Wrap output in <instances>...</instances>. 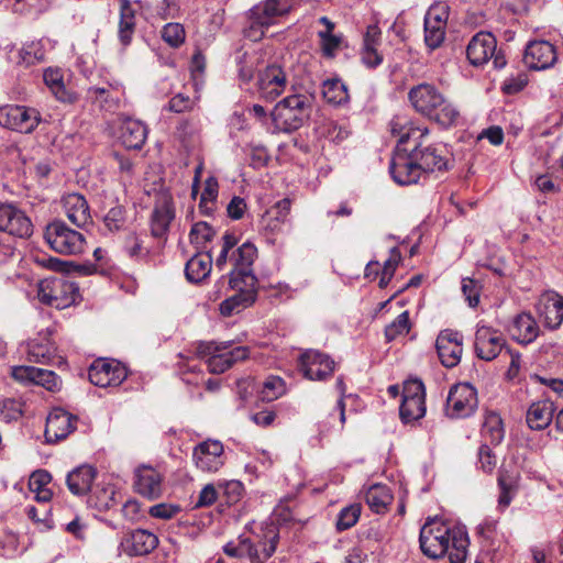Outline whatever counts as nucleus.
Wrapping results in <instances>:
<instances>
[{"label":"nucleus","mask_w":563,"mask_h":563,"mask_svg":"<svg viewBox=\"0 0 563 563\" xmlns=\"http://www.w3.org/2000/svg\"><path fill=\"white\" fill-rule=\"evenodd\" d=\"M420 549L430 559H440L448 554L451 563H463L470 544L466 531L450 528L437 520L427 521L420 530Z\"/></svg>","instance_id":"nucleus-1"},{"label":"nucleus","mask_w":563,"mask_h":563,"mask_svg":"<svg viewBox=\"0 0 563 563\" xmlns=\"http://www.w3.org/2000/svg\"><path fill=\"white\" fill-rule=\"evenodd\" d=\"M409 100L417 112L444 128L455 125L460 111L432 85L421 84L409 91Z\"/></svg>","instance_id":"nucleus-2"},{"label":"nucleus","mask_w":563,"mask_h":563,"mask_svg":"<svg viewBox=\"0 0 563 563\" xmlns=\"http://www.w3.org/2000/svg\"><path fill=\"white\" fill-rule=\"evenodd\" d=\"M247 346L201 341L195 345V355L198 358H207V365L211 373L221 374L232 367L236 362L249 357Z\"/></svg>","instance_id":"nucleus-3"},{"label":"nucleus","mask_w":563,"mask_h":563,"mask_svg":"<svg viewBox=\"0 0 563 563\" xmlns=\"http://www.w3.org/2000/svg\"><path fill=\"white\" fill-rule=\"evenodd\" d=\"M310 106V98L305 95H291L284 98L272 112L276 129L283 132L299 129L309 117Z\"/></svg>","instance_id":"nucleus-4"},{"label":"nucleus","mask_w":563,"mask_h":563,"mask_svg":"<svg viewBox=\"0 0 563 563\" xmlns=\"http://www.w3.org/2000/svg\"><path fill=\"white\" fill-rule=\"evenodd\" d=\"M78 297L77 284L65 276L44 278L37 285L38 300L56 309L70 307Z\"/></svg>","instance_id":"nucleus-5"},{"label":"nucleus","mask_w":563,"mask_h":563,"mask_svg":"<svg viewBox=\"0 0 563 563\" xmlns=\"http://www.w3.org/2000/svg\"><path fill=\"white\" fill-rule=\"evenodd\" d=\"M44 238L52 250L64 255H77L84 252L85 236L66 225L62 220L47 224Z\"/></svg>","instance_id":"nucleus-6"},{"label":"nucleus","mask_w":563,"mask_h":563,"mask_svg":"<svg viewBox=\"0 0 563 563\" xmlns=\"http://www.w3.org/2000/svg\"><path fill=\"white\" fill-rule=\"evenodd\" d=\"M466 56L474 67L483 66L489 59H493L496 69L507 65L506 57L501 51H497V40L490 32L476 33L466 47Z\"/></svg>","instance_id":"nucleus-7"},{"label":"nucleus","mask_w":563,"mask_h":563,"mask_svg":"<svg viewBox=\"0 0 563 563\" xmlns=\"http://www.w3.org/2000/svg\"><path fill=\"white\" fill-rule=\"evenodd\" d=\"M230 286L236 294L220 303V312L230 317L247 308L256 300L257 278L254 274H246L244 278L230 277Z\"/></svg>","instance_id":"nucleus-8"},{"label":"nucleus","mask_w":563,"mask_h":563,"mask_svg":"<svg viewBox=\"0 0 563 563\" xmlns=\"http://www.w3.org/2000/svg\"><path fill=\"white\" fill-rule=\"evenodd\" d=\"M389 170L393 179L404 186L417 184L426 176L412 150L409 147H396Z\"/></svg>","instance_id":"nucleus-9"},{"label":"nucleus","mask_w":563,"mask_h":563,"mask_svg":"<svg viewBox=\"0 0 563 563\" xmlns=\"http://www.w3.org/2000/svg\"><path fill=\"white\" fill-rule=\"evenodd\" d=\"M41 122L40 112L34 108L19 104L0 107V125L20 133H32Z\"/></svg>","instance_id":"nucleus-10"},{"label":"nucleus","mask_w":563,"mask_h":563,"mask_svg":"<svg viewBox=\"0 0 563 563\" xmlns=\"http://www.w3.org/2000/svg\"><path fill=\"white\" fill-rule=\"evenodd\" d=\"M399 413L405 423L419 420L426 415V389L420 379L405 382Z\"/></svg>","instance_id":"nucleus-11"},{"label":"nucleus","mask_w":563,"mask_h":563,"mask_svg":"<svg viewBox=\"0 0 563 563\" xmlns=\"http://www.w3.org/2000/svg\"><path fill=\"white\" fill-rule=\"evenodd\" d=\"M476 389L468 383L454 385L446 398V415L451 418H465L477 408Z\"/></svg>","instance_id":"nucleus-12"},{"label":"nucleus","mask_w":563,"mask_h":563,"mask_svg":"<svg viewBox=\"0 0 563 563\" xmlns=\"http://www.w3.org/2000/svg\"><path fill=\"white\" fill-rule=\"evenodd\" d=\"M33 228L25 211L13 203L0 205V231L20 239H27L33 234Z\"/></svg>","instance_id":"nucleus-13"},{"label":"nucleus","mask_w":563,"mask_h":563,"mask_svg":"<svg viewBox=\"0 0 563 563\" xmlns=\"http://www.w3.org/2000/svg\"><path fill=\"white\" fill-rule=\"evenodd\" d=\"M88 377L99 387L119 386L128 377V371L115 360L99 358L90 365Z\"/></svg>","instance_id":"nucleus-14"},{"label":"nucleus","mask_w":563,"mask_h":563,"mask_svg":"<svg viewBox=\"0 0 563 563\" xmlns=\"http://www.w3.org/2000/svg\"><path fill=\"white\" fill-rule=\"evenodd\" d=\"M279 542V530L274 523L262 527L260 533L250 538L251 553L245 552L250 563H265L276 551Z\"/></svg>","instance_id":"nucleus-15"},{"label":"nucleus","mask_w":563,"mask_h":563,"mask_svg":"<svg viewBox=\"0 0 563 563\" xmlns=\"http://www.w3.org/2000/svg\"><path fill=\"white\" fill-rule=\"evenodd\" d=\"M504 334L492 327L478 325L475 332L474 351L478 358L490 362L506 347Z\"/></svg>","instance_id":"nucleus-16"},{"label":"nucleus","mask_w":563,"mask_h":563,"mask_svg":"<svg viewBox=\"0 0 563 563\" xmlns=\"http://www.w3.org/2000/svg\"><path fill=\"white\" fill-rule=\"evenodd\" d=\"M299 367L303 376L310 380H323L334 371V361L318 350H307L299 357Z\"/></svg>","instance_id":"nucleus-17"},{"label":"nucleus","mask_w":563,"mask_h":563,"mask_svg":"<svg viewBox=\"0 0 563 563\" xmlns=\"http://www.w3.org/2000/svg\"><path fill=\"white\" fill-rule=\"evenodd\" d=\"M536 312L545 328H560L563 322V297L554 290L543 291L537 300Z\"/></svg>","instance_id":"nucleus-18"},{"label":"nucleus","mask_w":563,"mask_h":563,"mask_svg":"<svg viewBox=\"0 0 563 563\" xmlns=\"http://www.w3.org/2000/svg\"><path fill=\"white\" fill-rule=\"evenodd\" d=\"M435 349L444 367H455L460 363L463 353L462 333L451 329L442 330L437 338Z\"/></svg>","instance_id":"nucleus-19"},{"label":"nucleus","mask_w":563,"mask_h":563,"mask_svg":"<svg viewBox=\"0 0 563 563\" xmlns=\"http://www.w3.org/2000/svg\"><path fill=\"white\" fill-rule=\"evenodd\" d=\"M424 140L417 141L411 148L424 175L446 169L445 148L440 144H424Z\"/></svg>","instance_id":"nucleus-20"},{"label":"nucleus","mask_w":563,"mask_h":563,"mask_svg":"<svg viewBox=\"0 0 563 563\" xmlns=\"http://www.w3.org/2000/svg\"><path fill=\"white\" fill-rule=\"evenodd\" d=\"M223 453V445L220 441L207 440L195 446L192 459L200 471L214 473L224 464Z\"/></svg>","instance_id":"nucleus-21"},{"label":"nucleus","mask_w":563,"mask_h":563,"mask_svg":"<svg viewBox=\"0 0 563 563\" xmlns=\"http://www.w3.org/2000/svg\"><path fill=\"white\" fill-rule=\"evenodd\" d=\"M163 474L151 465H141L134 471V488L148 499H157L163 494Z\"/></svg>","instance_id":"nucleus-22"},{"label":"nucleus","mask_w":563,"mask_h":563,"mask_svg":"<svg viewBox=\"0 0 563 563\" xmlns=\"http://www.w3.org/2000/svg\"><path fill=\"white\" fill-rule=\"evenodd\" d=\"M522 60L529 70H545L556 60V52L547 41H532L526 46Z\"/></svg>","instance_id":"nucleus-23"},{"label":"nucleus","mask_w":563,"mask_h":563,"mask_svg":"<svg viewBox=\"0 0 563 563\" xmlns=\"http://www.w3.org/2000/svg\"><path fill=\"white\" fill-rule=\"evenodd\" d=\"M12 377L18 382L42 386L53 393L62 387V379L53 371L34 366H15L12 368Z\"/></svg>","instance_id":"nucleus-24"},{"label":"nucleus","mask_w":563,"mask_h":563,"mask_svg":"<svg viewBox=\"0 0 563 563\" xmlns=\"http://www.w3.org/2000/svg\"><path fill=\"white\" fill-rule=\"evenodd\" d=\"M76 422V417L60 408L52 410L46 419L44 432L46 441L54 443L65 439L75 430Z\"/></svg>","instance_id":"nucleus-25"},{"label":"nucleus","mask_w":563,"mask_h":563,"mask_svg":"<svg viewBox=\"0 0 563 563\" xmlns=\"http://www.w3.org/2000/svg\"><path fill=\"white\" fill-rule=\"evenodd\" d=\"M446 9L444 7L430 8L424 16V42L428 47H439L445 36Z\"/></svg>","instance_id":"nucleus-26"},{"label":"nucleus","mask_w":563,"mask_h":563,"mask_svg":"<svg viewBox=\"0 0 563 563\" xmlns=\"http://www.w3.org/2000/svg\"><path fill=\"white\" fill-rule=\"evenodd\" d=\"M175 218V207L172 198L161 197L153 209L151 216V233L154 238H165L172 221Z\"/></svg>","instance_id":"nucleus-27"},{"label":"nucleus","mask_w":563,"mask_h":563,"mask_svg":"<svg viewBox=\"0 0 563 563\" xmlns=\"http://www.w3.org/2000/svg\"><path fill=\"white\" fill-rule=\"evenodd\" d=\"M124 552L130 556L145 555L158 545V538L144 529L129 532L121 542Z\"/></svg>","instance_id":"nucleus-28"},{"label":"nucleus","mask_w":563,"mask_h":563,"mask_svg":"<svg viewBox=\"0 0 563 563\" xmlns=\"http://www.w3.org/2000/svg\"><path fill=\"white\" fill-rule=\"evenodd\" d=\"M23 352L31 363L49 364L56 357V346L48 334L40 333L36 338L29 340Z\"/></svg>","instance_id":"nucleus-29"},{"label":"nucleus","mask_w":563,"mask_h":563,"mask_svg":"<svg viewBox=\"0 0 563 563\" xmlns=\"http://www.w3.org/2000/svg\"><path fill=\"white\" fill-rule=\"evenodd\" d=\"M390 131L393 135L398 136L397 146L408 147L417 141L426 139L429 131L427 128L417 126L410 120L402 115H396L390 121Z\"/></svg>","instance_id":"nucleus-30"},{"label":"nucleus","mask_w":563,"mask_h":563,"mask_svg":"<svg viewBox=\"0 0 563 563\" xmlns=\"http://www.w3.org/2000/svg\"><path fill=\"white\" fill-rule=\"evenodd\" d=\"M511 338L520 344L528 345L540 334V327L531 313L516 316L509 327Z\"/></svg>","instance_id":"nucleus-31"},{"label":"nucleus","mask_w":563,"mask_h":563,"mask_svg":"<svg viewBox=\"0 0 563 563\" xmlns=\"http://www.w3.org/2000/svg\"><path fill=\"white\" fill-rule=\"evenodd\" d=\"M382 42V31L377 24H371L366 27L363 35V46L361 49V58L366 67H377L383 56L378 52Z\"/></svg>","instance_id":"nucleus-32"},{"label":"nucleus","mask_w":563,"mask_h":563,"mask_svg":"<svg viewBox=\"0 0 563 563\" xmlns=\"http://www.w3.org/2000/svg\"><path fill=\"white\" fill-rule=\"evenodd\" d=\"M63 207L67 219L78 228L90 223L91 216L86 198L80 194H68L63 198Z\"/></svg>","instance_id":"nucleus-33"},{"label":"nucleus","mask_w":563,"mask_h":563,"mask_svg":"<svg viewBox=\"0 0 563 563\" xmlns=\"http://www.w3.org/2000/svg\"><path fill=\"white\" fill-rule=\"evenodd\" d=\"M296 0H265L253 7L256 19H264V23H276L280 16L287 15L295 7Z\"/></svg>","instance_id":"nucleus-34"},{"label":"nucleus","mask_w":563,"mask_h":563,"mask_svg":"<svg viewBox=\"0 0 563 563\" xmlns=\"http://www.w3.org/2000/svg\"><path fill=\"white\" fill-rule=\"evenodd\" d=\"M146 136V126L137 120L126 119L120 126L119 140L129 150H140Z\"/></svg>","instance_id":"nucleus-35"},{"label":"nucleus","mask_w":563,"mask_h":563,"mask_svg":"<svg viewBox=\"0 0 563 563\" xmlns=\"http://www.w3.org/2000/svg\"><path fill=\"white\" fill-rule=\"evenodd\" d=\"M554 411V404L549 399L531 404L526 416L528 427L532 430L545 429L551 423Z\"/></svg>","instance_id":"nucleus-36"},{"label":"nucleus","mask_w":563,"mask_h":563,"mask_svg":"<svg viewBox=\"0 0 563 563\" xmlns=\"http://www.w3.org/2000/svg\"><path fill=\"white\" fill-rule=\"evenodd\" d=\"M257 257V249L250 242L243 243L232 253L233 269L230 277L244 278L246 274H253L252 265Z\"/></svg>","instance_id":"nucleus-37"},{"label":"nucleus","mask_w":563,"mask_h":563,"mask_svg":"<svg viewBox=\"0 0 563 563\" xmlns=\"http://www.w3.org/2000/svg\"><path fill=\"white\" fill-rule=\"evenodd\" d=\"M477 534L484 549L489 552L501 550L506 544V538L498 530V520L487 518L477 527Z\"/></svg>","instance_id":"nucleus-38"},{"label":"nucleus","mask_w":563,"mask_h":563,"mask_svg":"<svg viewBox=\"0 0 563 563\" xmlns=\"http://www.w3.org/2000/svg\"><path fill=\"white\" fill-rule=\"evenodd\" d=\"M96 470L89 465H81L67 475V486L77 496L87 494L96 477Z\"/></svg>","instance_id":"nucleus-39"},{"label":"nucleus","mask_w":563,"mask_h":563,"mask_svg":"<svg viewBox=\"0 0 563 563\" xmlns=\"http://www.w3.org/2000/svg\"><path fill=\"white\" fill-rule=\"evenodd\" d=\"M291 201L288 198H284L277 201L269 210L266 211L263 217V227L271 233H277L282 231L283 225L288 220L290 213Z\"/></svg>","instance_id":"nucleus-40"},{"label":"nucleus","mask_w":563,"mask_h":563,"mask_svg":"<svg viewBox=\"0 0 563 563\" xmlns=\"http://www.w3.org/2000/svg\"><path fill=\"white\" fill-rule=\"evenodd\" d=\"M258 91L269 101L275 100L285 89L286 76L284 73H260Z\"/></svg>","instance_id":"nucleus-41"},{"label":"nucleus","mask_w":563,"mask_h":563,"mask_svg":"<svg viewBox=\"0 0 563 563\" xmlns=\"http://www.w3.org/2000/svg\"><path fill=\"white\" fill-rule=\"evenodd\" d=\"M45 85L49 88L55 98L62 102H74L77 99L76 92L69 82H66L63 73H43Z\"/></svg>","instance_id":"nucleus-42"},{"label":"nucleus","mask_w":563,"mask_h":563,"mask_svg":"<svg viewBox=\"0 0 563 563\" xmlns=\"http://www.w3.org/2000/svg\"><path fill=\"white\" fill-rule=\"evenodd\" d=\"M518 474L514 471H509L505 465H501L498 473V486L500 494L498 497V507L504 510L506 509L515 495L517 485Z\"/></svg>","instance_id":"nucleus-43"},{"label":"nucleus","mask_w":563,"mask_h":563,"mask_svg":"<svg viewBox=\"0 0 563 563\" xmlns=\"http://www.w3.org/2000/svg\"><path fill=\"white\" fill-rule=\"evenodd\" d=\"M211 267V255L209 253H199L187 262L185 274L189 282L199 283L210 274Z\"/></svg>","instance_id":"nucleus-44"},{"label":"nucleus","mask_w":563,"mask_h":563,"mask_svg":"<svg viewBox=\"0 0 563 563\" xmlns=\"http://www.w3.org/2000/svg\"><path fill=\"white\" fill-rule=\"evenodd\" d=\"M505 435L504 424L500 416L494 411L487 412L482 427V437L485 443L498 445Z\"/></svg>","instance_id":"nucleus-45"},{"label":"nucleus","mask_w":563,"mask_h":563,"mask_svg":"<svg viewBox=\"0 0 563 563\" xmlns=\"http://www.w3.org/2000/svg\"><path fill=\"white\" fill-rule=\"evenodd\" d=\"M368 507L376 514H384L393 501L390 489L385 485H373L365 495Z\"/></svg>","instance_id":"nucleus-46"},{"label":"nucleus","mask_w":563,"mask_h":563,"mask_svg":"<svg viewBox=\"0 0 563 563\" xmlns=\"http://www.w3.org/2000/svg\"><path fill=\"white\" fill-rule=\"evenodd\" d=\"M135 31V11L128 0H124L120 9L119 40L122 45L131 43Z\"/></svg>","instance_id":"nucleus-47"},{"label":"nucleus","mask_w":563,"mask_h":563,"mask_svg":"<svg viewBox=\"0 0 563 563\" xmlns=\"http://www.w3.org/2000/svg\"><path fill=\"white\" fill-rule=\"evenodd\" d=\"M322 95L328 102L333 104H340L349 99L346 86L338 78L323 81Z\"/></svg>","instance_id":"nucleus-48"},{"label":"nucleus","mask_w":563,"mask_h":563,"mask_svg":"<svg viewBox=\"0 0 563 563\" xmlns=\"http://www.w3.org/2000/svg\"><path fill=\"white\" fill-rule=\"evenodd\" d=\"M286 383L279 376H268L263 383L260 390V398L263 401H274L286 394Z\"/></svg>","instance_id":"nucleus-49"},{"label":"nucleus","mask_w":563,"mask_h":563,"mask_svg":"<svg viewBox=\"0 0 563 563\" xmlns=\"http://www.w3.org/2000/svg\"><path fill=\"white\" fill-rule=\"evenodd\" d=\"M25 407L22 398H5L0 401V417L5 422L18 421L23 417Z\"/></svg>","instance_id":"nucleus-50"},{"label":"nucleus","mask_w":563,"mask_h":563,"mask_svg":"<svg viewBox=\"0 0 563 563\" xmlns=\"http://www.w3.org/2000/svg\"><path fill=\"white\" fill-rule=\"evenodd\" d=\"M219 194V183L214 176H209L203 186L200 196L199 209L205 214H210L213 211L214 202Z\"/></svg>","instance_id":"nucleus-51"},{"label":"nucleus","mask_w":563,"mask_h":563,"mask_svg":"<svg viewBox=\"0 0 563 563\" xmlns=\"http://www.w3.org/2000/svg\"><path fill=\"white\" fill-rule=\"evenodd\" d=\"M410 329L409 312L404 311L385 328V338L388 342L395 341L408 334Z\"/></svg>","instance_id":"nucleus-52"},{"label":"nucleus","mask_w":563,"mask_h":563,"mask_svg":"<svg viewBox=\"0 0 563 563\" xmlns=\"http://www.w3.org/2000/svg\"><path fill=\"white\" fill-rule=\"evenodd\" d=\"M264 19H256L254 9H250L247 13V25L243 31L244 36L253 42L261 41L265 35V31L271 26L269 23H264Z\"/></svg>","instance_id":"nucleus-53"},{"label":"nucleus","mask_w":563,"mask_h":563,"mask_svg":"<svg viewBox=\"0 0 563 563\" xmlns=\"http://www.w3.org/2000/svg\"><path fill=\"white\" fill-rule=\"evenodd\" d=\"M161 36L170 47L177 48L184 44L186 40V31L183 24L169 22L163 26Z\"/></svg>","instance_id":"nucleus-54"},{"label":"nucleus","mask_w":563,"mask_h":563,"mask_svg":"<svg viewBox=\"0 0 563 563\" xmlns=\"http://www.w3.org/2000/svg\"><path fill=\"white\" fill-rule=\"evenodd\" d=\"M319 38V47L322 56L327 59H333L340 51L345 47L342 34L332 36L322 35Z\"/></svg>","instance_id":"nucleus-55"},{"label":"nucleus","mask_w":563,"mask_h":563,"mask_svg":"<svg viewBox=\"0 0 563 563\" xmlns=\"http://www.w3.org/2000/svg\"><path fill=\"white\" fill-rule=\"evenodd\" d=\"M361 511L362 507L360 504H352L341 509L335 523L338 531L352 528L358 521Z\"/></svg>","instance_id":"nucleus-56"},{"label":"nucleus","mask_w":563,"mask_h":563,"mask_svg":"<svg viewBox=\"0 0 563 563\" xmlns=\"http://www.w3.org/2000/svg\"><path fill=\"white\" fill-rule=\"evenodd\" d=\"M20 66L29 68L44 60V51L35 44L27 45L20 51Z\"/></svg>","instance_id":"nucleus-57"},{"label":"nucleus","mask_w":563,"mask_h":563,"mask_svg":"<svg viewBox=\"0 0 563 563\" xmlns=\"http://www.w3.org/2000/svg\"><path fill=\"white\" fill-rule=\"evenodd\" d=\"M214 235L213 229L207 222H197L190 230V242L197 246H203Z\"/></svg>","instance_id":"nucleus-58"},{"label":"nucleus","mask_w":563,"mask_h":563,"mask_svg":"<svg viewBox=\"0 0 563 563\" xmlns=\"http://www.w3.org/2000/svg\"><path fill=\"white\" fill-rule=\"evenodd\" d=\"M125 221V209L122 206L111 208L103 218L104 225L112 232L121 230Z\"/></svg>","instance_id":"nucleus-59"},{"label":"nucleus","mask_w":563,"mask_h":563,"mask_svg":"<svg viewBox=\"0 0 563 563\" xmlns=\"http://www.w3.org/2000/svg\"><path fill=\"white\" fill-rule=\"evenodd\" d=\"M497 465V456L489 444L483 443L478 449V467L492 474Z\"/></svg>","instance_id":"nucleus-60"},{"label":"nucleus","mask_w":563,"mask_h":563,"mask_svg":"<svg viewBox=\"0 0 563 563\" xmlns=\"http://www.w3.org/2000/svg\"><path fill=\"white\" fill-rule=\"evenodd\" d=\"M250 537L240 536L238 543L229 542L223 547V552L230 558H245V552L251 553Z\"/></svg>","instance_id":"nucleus-61"},{"label":"nucleus","mask_w":563,"mask_h":563,"mask_svg":"<svg viewBox=\"0 0 563 563\" xmlns=\"http://www.w3.org/2000/svg\"><path fill=\"white\" fill-rule=\"evenodd\" d=\"M528 82L529 78L527 73H518L516 76L511 75L504 81L501 90L506 95H515L521 91Z\"/></svg>","instance_id":"nucleus-62"},{"label":"nucleus","mask_w":563,"mask_h":563,"mask_svg":"<svg viewBox=\"0 0 563 563\" xmlns=\"http://www.w3.org/2000/svg\"><path fill=\"white\" fill-rule=\"evenodd\" d=\"M124 250L132 258L144 257L147 254V251L144 250L143 241L136 233H130L125 238Z\"/></svg>","instance_id":"nucleus-63"},{"label":"nucleus","mask_w":563,"mask_h":563,"mask_svg":"<svg viewBox=\"0 0 563 563\" xmlns=\"http://www.w3.org/2000/svg\"><path fill=\"white\" fill-rule=\"evenodd\" d=\"M51 482H52L51 474L47 471L40 470V471L34 472L31 475L30 481H29V487H30L31 492L33 493V492H36L40 489L47 488V486L49 485Z\"/></svg>","instance_id":"nucleus-64"}]
</instances>
